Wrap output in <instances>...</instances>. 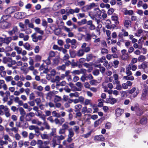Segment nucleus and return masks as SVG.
<instances>
[{
	"instance_id": "dca6fc26",
	"label": "nucleus",
	"mask_w": 148,
	"mask_h": 148,
	"mask_svg": "<svg viewBox=\"0 0 148 148\" xmlns=\"http://www.w3.org/2000/svg\"><path fill=\"white\" fill-rule=\"evenodd\" d=\"M127 67L129 68L130 70L131 69L133 71H135L137 69V66L136 65L131 63Z\"/></svg>"
},
{
	"instance_id": "c85d7f7f",
	"label": "nucleus",
	"mask_w": 148,
	"mask_h": 148,
	"mask_svg": "<svg viewBox=\"0 0 148 148\" xmlns=\"http://www.w3.org/2000/svg\"><path fill=\"white\" fill-rule=\"evenodd\" d=\"M123 78L126 80H134V78L132 76H124L123 77Z\"/></svg>"
},
{
	"instance_id": "8fccbe9b",
	"label": "nucleus",
	"mask_w": 148,
	"mask_h": 148,
	"mask_svg": "<svg viewBox=\"0 0 148 148\" xmlns=\"http://www.w3.org/2000/svg\"><path fill=\"white\" fill-rule=\"evenodd\" d=\"M5 79L7 82L12 81L13 79V78L11 76H6L5 77Z\"/></svg>"
},
{
	"instance_id": "3c124183",
	"label": "nucleus",
	"mask_w": 148,
	"mask_h": 148,
	"mask_svg": "<svg viewBox=\"0 0 148 148\" xmlns=\"http://www.w3.org/2000/svg\"><path fill=\"white\" fill-rule=\"evenodd\" d=\"M82 112L83 114H85L86 112L87 113V109L86 106L83 107L82 109Z\"/></svg>"
},
{
	"instance_id": "c03bdc74",
	"label": "nucleus",
	"mask_w": 148,
	"mask_h": 148,
	"mask_svg": "<svg viewBox=\"0 0 148 148\" xmlns=\"http://www.w3.org/2000/svg\"><path fill=\"white\" fill-rule=\"evenodd\" d=\"M94 13L96 14V15L99 16L100 15L101 13V10L99 8H96L94 10Z\"/></svg>"
},
{
	"instance_id": "473e14b6",
	"label": "nucleus",
	"mask_w": 148,
	"mask_h": 148,
	"mask_svg": "<svg viewBox=\"0 0 148 148\" xmlns=\"http://www.w3.org/2000/svg\"><path fill=\"white\" fill-rule=\"evenodd\" d=\"M52 114L54 116H55L58 118L61 117L60 113H57L55 111H53L52 112Z\"/></svg>"
},
{
	"instance_id": "58836bf2",
	"label": "nucleus",
	"mask_w": 148,
	"mask_h": 148,
	"mask_svg": "<svg viewBox=\"0 0 148 148\" xmlns=\"http://www.w3.org/2000/svg\"><path fill=\"white\" fill-rule=\"evenodd\" d=\"M79 95V93L77 92H75L74 93H70L69 94V96L71 97H77Z\"/></svg>"
},
{
	"instance_id": "09e8293b",
	"label": "nucleus",
	"mask_w": 148,
	"mask_h": 148,
	"mask_svg": "<svg viewBox=\"0 0 148 148\" xmlns=\"http://www.w3.org/2000/svg\"><path fill=\"white\" fill-rule=\"evenodd\" d=\"M87 20L85 19H84L81 21L80 22H78V24L80 25H82L85 24L86 23Z\"/></svg>"
},
{
	"instance_id": "6ab92c4d",
	"label": "nucleus",
	"mask_w": 148,
	"mask_h": 148,
	"mask_svg": "<svg viewBox=\"0 0 148 148\" xmlns=\"http://www.w3.org/2000/svg\"><path fill=\"white\" fill-rule=\"evenodd\" d=\"M85 4V2L84 1H77L75 3V4L76 6H81L84 5Z\"/></svg>"
},
{
	"instance_id": "b1692460",
	"label": "nucleus",
	"mask_w": 148,
	"mask_h": 148,
	"mask_svg": "<svg viewBox=\"0 0 148 148\" xmlns=\"http://www.w3.org/2000/svg\"><path fill=\"white\" fill-rule=\"evenodd\" d=\"M69 134L68 137H72L74 135V133L72 129L70 128L68 130Z\"/></svg>"
},
{
	"instance_id": "f8f14e48",
	"label": "nucleus",
	"mask_w": 148,
	"mask_h": 148,
	"mask_svg": "<svg viewBox=\"0 0 148 148\" xmlns=\"http://www.w3.org/2000/svg\"><path fill=\"white\" fill-rule=\"evenodd\" d=\"M113 77L114 80L113 81V84H120V81H119V76L117 74H115L113 75Z\"/></svg>"
},
{
	"instance_id": "69168bd1",
	"label": "nucleus",
	"mask_w": 148,
	"mask_h": 148,
	"mask_svg": "<svg viewBox=\"0 0 148 148\" xmlns=\"http://www.w3.org/2000/svg\"><path fill=\"white\" fill-rule=\"evenodd\" d=\"M114 12V9L112 8L109 9L108 11V14L109 15H111Z\"/></svg>"
},
{
	"instance_id": "864d4df0",
	"label": "nucleus",
	"mask_w": 148,
	"mask_h": 148,
	"mask_svg": "<svg viewBox=\"0 0 148 148\" xmlns=\"http://www.w3.org/2000/svg\"><path fill=\"white\" fill-rule=\"evenodd\" d=\"M138 59L136 58H132L131 60V64H134L138 62Z\"/></svg>"
},
{
	"instance_id": "a878e982",
	"label": "nucleus",
	"mask_w": 148,
	"mask_h": 148,
	"mask_svg": "<svg viewBox=\"0 0 148 148\" xmlns=\"http://www.w3.org/2000/svg\"><path fill=\"white\" fill-rule=\"evenodd\" d=\"M84 53L83 50L80 49L77 52L76 55L79 57L82 56L84 55Z\"/></svg>"
},
{
	"instance_id": "9d476101",
	"label": "nucleus",
	"mask_w": 148,
	"mask_h": 148,
	"mask_svg": "<svg viewBox=\"0 0 148 148\" xmlns=\"http://www.w3.org/2000/svg\"><path fill=\"white\" fill-rule=\"evenodd\" d=\"M3 88L4 90H6L7 89V86L5 84V82L3 80H0V89Z\"/></svg>"
},
{
	"instance_id": "bb28decb",
	"label": "nucleus",
	"mask_w": 148,
	"mask_h": 148,
	"mask_svg": "<svg viewBox=\"0 0 148 148\" xmlns=\"http://www.w3.org/2000/svg\"><path fill=\"white\" fill-rule=\"evenodd\" d=\"M105 101L101 99H100L98 100V102H99L98 106L99 107H101L103 106V103Z\"/></svg>"
},
{
	"instance_id": "1a4fd4ad",
	"label": "nucleus",
	"mask_w": 148,
	"mask_h": 148,
	"mask_svg": "<svg viewBox=\"0 0 148 148\" xmlns=\"http://www.w3.org/2000/svg\"><path fill=\"white\" fill-rule=\"evenodd\" d=\"M11 38L10 37L2 38L0 37V42H3V43H5L8 45L11 40Z\"/></svg>"
},
{
	"instance_id": "603ef678",
	"label": "nucleus",
	"mask_w": 148,
	"mask_h": 148,
	"mask_svg": "<svg viewBox=\"0 0 148 148\" xmlns=\"http://www.w3.org/2000/svg\"><path fill=\"white\" fill-rule=\"evenodd\" d=\"M41 59V56L39 55H37L35 57V60L37 62L40 61Z\"/></svg>"
},
{
	"instance_id": "79ce46f5",
	"label": "nucleus",
	"mask_w": 148,
	"mask_h": 148,
	"mask_svg": "<svg viewBox=\"0 0 148 148\" xmlns=\"http://www.w3.org/2000/svg\"><path fill=\"white\" fill-rule=\"evenodd\" d=\"M17 145V143L14 141L12 143V146L11 145H9L8 146L9 148H16Z\"/></svg>"
},
{
	"instance_id": "774afa93",
	"label": "nucleus",
	"mask_w": 148,
	"mask_h": 148,
	"mask_svg": "<svg viewBox=\"0 0 148 148\" xmlns=\"http://www.w3.org/2000/svg\"><path fill=\"white\" fill-rule=\"evenodd\" d=\"M23 85V83L21 81H18L17 83H16L17 86L19 87H21Z\"/></svg>"
},
{
	"instance_id": "0e129e2a",
	"label": "nucleus",
	"mask_w": 148,
	"mask_h": 148,
	"mask_svg": "<svg viewBox=\"0 0 148 148\" xmlns=\"http://www.w3.org/2000/svg\"><path fill=\"white\" fill-rule=\"evenodd\" d=\"M79 19H80L85 17V14L84 13H79L77 15Z\"/></svg>"
},
{
	"instance_id": "7c9ffc66",
	"label": "nucleus",
	"mask_w": 148,
	"mask_h": 148,
	"mask_svg": "<svg viewBox=\"0 0 148 148\" xmlns=\"http://www.w3.org/2000/svg\"><path fill=\"white\" fill-rule=\"evenodd\" d=\"M133 13V11L132 10H126L124 12V14L125 15H131Z\"/></svg>"
},
{
	"instance_id": "5fc2aeb1",
	"label": "nucleus",
	"mask_w": 148,
	"mask_h": 148,
	"mask_svg": "<svg viewBox=\"0 0 148 148\" xmlns=\"http://www.w3.org/2000/svg\"><path fill=\"white\" fill-rule=\"evenodd\" d=\"M65 130L62 128L59 130L58 133L60 134H65Z\"/></svg>"
},
{
	"instance_id": "13d9d810",
	"label": "nucleus",
	"mask_w": 148,
	"mask_h": 148,
	"mask_svg": "<svg viewBox=\"0 0 148 148\" xmlns=\"http://www.w3.org/2000/svg\"><path fill=\"white\" fill-rule=\"evenodd\" d=\"M47 23L46 21L44 19H43L42 21V25L43 26L45 27H46L47 26Z\"/></svg>"
},
{
	"instance_id": "f257e3e1",
	"label": "nucleus",
	"mask_w": 148,
	"mask_h": 148,
	"mask_svg": "<svg viewBox=\"0 0 148 148\" xmlns=\"http://www.w3.org/2000/svg\"><path fill=\"white\" fill-rule=\"evenodd\" d=\"M10 110L6 106L3 105L0 106V115H2L5 114V116L8 117L10 115Z\"/></svg>"
},
{
	"instance_id": "680f3d73",
	"label": "nucleus",
	"mask_w": 148,
	"mask_h": 148,
	"mask_svg": "<svg viewBox=\"0 0 148 148\" xmlns=\"http://www.w3.org/2000/svg\"><path fill=\"white\" fill-rule=\"evenodd\" d=\"M99 67L100 68V71L102 73H103L105 70V69L103 67H101V65H99Z\"/></svg>"
},
{
	"instance_id": "5701e85b",
	"label": "nucleus",
	"mask_w": 148,
	"mask_h": 148,
	"mask_svg": "<svg viewBox=\"0 0 148 148\" xmlns=\"http://www.w3.org/2000/svg\"><path fill=\"white\" fill-rule=\"evenodd\" d=\"M147 64L146 63H143L141 64L138 66V68L139 69H143L144 71L147 66Z\"/></svg>"
},
{
	"instance_id": "cd10ccee",
	"label": "nucleus",
	"mask_w": 148,
	"mask_h": 148,
	"mask_svg": "<svg viewBox=\"0 0 148 148\" xmlns=\"http://www.w3.org/2000/svg\"><path fill=\"white\" fill-rule=\"evenodd\" d=\"M18 109L21 115L25 116V115L26 112L23 108L20 107Z\"/></svg>"
},
{
	"instance_id": "9b49d317",
	"label": "nucleus",
	"mask_w": 148,
	"mask_h": 148,
	"mask_svg": "<svg viewBox=\"0 0 148 148\" xmlns=\"http://www.w3.org/2000/svg\"><path fill=\"white\" fill-rule=\"evenodd\" d=\"M15 16L17 18H22L25 16V13L23 12H18L16 13Z\"/></svg>"
},
{
	"instance_id": "de8ad7c7",
	"label": "nucleus",
	"mask_w": 148,
	"mask_h": 148,
	"mask_svg": "<svg viewBox=\"0 0 148 148\" xmlns=\"http://www.w3.org/2000/svg\"><path fill=\"white\" fill-rule=\"evenodd\" d=\"M61 100V98L60 97L56 95L55 97L54 102H57L60 101Z\"/></svg>"
},
{
	"instance_id": "e433bc0d",
	"label": "nucleus",
	"mask_w": 148,
	"mask_h": 148,
	"mask_svg": "<svg viewBox=\"0 0 148 148\" xmlns=\"http://www.w3.org/2000/svg\"><path fill=\"white\" fill-rule=\"evenodd\" d=\"M12 60L9 58L4 57L3 58V62L4 63H6L8 62H10L12 61Z\"/></svg>"
},
{
	"instance_id": "393cba45",
	"label": "nucleus",
	"mask_w": 148,
	"mask_h": 148,
	"mask_svg": "<svg viewBox=\"0 0 148 148\" xmlns=\"http://www.w3.org/2000/svg\"><path fill=\"white\" fill-rule=\"evenodd\" d=\"M146 58L145 56L143 55H140L138 58V60L139 62H143L144 61Z\"/></svg>"
},
{
	"instance_id": "e2e57ef3",
	"label": "nucleus",
	"mask_w": 148,
	"mask_h": 148,
	"mask_svg": "<svg viewBox=\"0 0 148 148\" xmlns=\"http://www.w3.org/2000/svg\"><path fill=\"white\" fill-rule=\"evenodd\" d=\"M40 47L38 46H36L34 49V50L35 52L36 53H38L39 52V50H40Z\"/></svg>"
},
{
	"instance_id": "412c9836",
	"label": "nucleus",
	"mask_w": 148,
	"mask_h": 148,
	"mask_svg": "<svg viewBox=\"0 0 148 148\" xmlns=\"http://www.w3.org/2000/svg\"><path fill=\"white\" fill-rule=\"evenodd\" d=\"M32 123L33 124H36L38 125L41 124L42 122L39 121L38 119H34L32 120Z\"/></svg>"
},
{
	"instance_id": "39448f33",
	"label": "nucleus",
	"mask_w": 148,
	"mask_h": 148,
	"mask_svg": "<svg viewBox=\"0 0 148 148\" xmlns=\"http://www.w3.org/2000/svg\"><path fill=\"white\" fill-rule=\"evenodd\" d=\"M126 50L125 49L122 50L121 51L122 53L121 59L123 60H127L129 59V56L128 54L126 53Z\"/></svg>"
},
{
	"instance_id": "6e6552de",
	"label": "nucleus",
	"mask_w": 148,
	"mask_h": 148,
	"mask_svg": "<svg viewBox=\"0 0 148 148\" xmlns=\"http://www.w3.org/2000/svg\"><path fill=\"white\" fill-rule=\"evenodd\" d=\"M64 1L62 0L59 1L55 3L54 6V8L56 10L58 9L61 7L62 5L64 4Z\"/></svg>"
},
{
	"instance_id": "2f4dec72",
	"label": "nucleus",
	"mask_w": 148,
	"mask_h": 148,
	"mask_svg": "<svg viewBox=\"0 0 148 148\" xmlns=\"http://www.w3.org/2000/svg\"><path fill=\"white\" fill-rule=\"evenodd\" d=\"M126 73L127 76H131L132 75V72L130 71V69L127 66L126 67Z\"/></svg>"
},
{
	"instance_id": "49530a36",
	"label": "nucleus",
	"mask_w": 148,
	"mask_h": 148,
	"mask_svg": "<svg viewBox=\"0 0 148 148\" xmlns=\"http://www.w3.org/2000/svg\"><path fill=\"white\" fill-rule=\"evenodd\" d=\"M65 65H63L61 66H58L57 69L58 70H62L64 71L65 69Z\"/></svg>"
},
{
	"instance_id": "4c0bfd02",
	"label": "nucleus",
	"mask_w": 148,
	"mask_h": 148,
	"mask_svg": "<svg viewBox=\"0 0 148 148\" xmlns=\"http://www.w3.org/2000/svg\"><path fill=\"white\" fill-rule=\"evenodd\" d=\"M34 30L40 34H43V31L40 30V29L38 27H36L34 28Z\"/></svg>"
},
{
	"instance_id": "7ed1b4c3",
	"label": "nucleus",
	"mask_w": 148,
	"mask_h": 148,
	"mask_svg": "<svg viewBox=\"0 0 148 148\" xmlns=\"http://www.w3.org/2000/svg\"><path fill=\"white\" fill-rule=\"evenodd\" d=\"M20 10V8L17 6H12L9 7L7 9L5 12V14H10L11 13Z\"/></svg>"
},
{
	"instance_id": "c9c22d12",
	"label": "nucleus",
	"mask_w": 148,
	"mask_h": 148,
	"mask_svg": "<svg viewBox=\"0 0 148 148\" xmlns=\"http://www.w3.org/2000/svg\"><path fill=\"white\" fill-rule=\"evenodd\" d=\"M36 35V33H34L32 34L31 36L32 38L33 41L35 42H36L38 41V38Z\"/></svg>"
},
{
	"instance_id": "338daca9",
	"label": "nucleus",
	"mask_w": 148,
	"mask_h": 148,
	"mask_svg": "<svg viewBox=\"0 0 148 148\" xmlns=\"http://www.w3.org/2000/svg\"><path fill=\"white\" fill-rule=\"evenodd\" d=\"M108 62L107 61H106L103 64V65L107 69H109L110 68V67L108 64Z\"/></svg>"
},
{
	"instance_id": "0eeeda50",
	"label": "nucleus",
	"mask_w": 148,
	"mask_h": 148,
	"mask_svg": "<svg viewBox=\"0 0 148 148\" xmlns=\"http://www.w3.org/2000/svg\"><path fill=\"white\" fill-rule=\"evenodd\" d=\"M10 23L6 21H1L0 22V27L3 29H5L9 27Z\"/></svg>"
},
{
	"instance_id": "a211bd4d",
	"label": "nucleus",
	"mask_w": 148,
	"mask_h": 148,
	"mask_svg": "<svg viewBox=\"0 0 148 148\" xmlns=\"http://www.w3.org/2000/svg\"><path fill=\"white\" fill-rule=\"evenodd\" d=\"M76 86H77L79 88H75V90L77 91H80L82 90V83L80 82H77L75 84Z\"/></svg>"
},
{
	"instance_id": "a19ab883",
	"label": "nucleus",
	"mask_w": 148,
	"mask_h": 148,
	"mask_svg": "<svg viewBox=\"0 0 148 148\" xmlns=\"http://www.w3.org/2000/svg\"><path fill=\"white\" fill-rule=\"evenodd\" d=\"M10 17V16L9 15H3L2 17L1 21H6V20L8 19Z\"/></svg>"
},
{
	"instance_id": "aec40b11",
	"label": "nucleus",
	"mask_w": 148,
	"mask_h": 148,
	"mask_svg": "<svg viewBox=\"0 0 148 148\" xmlns=\"http://www.w3.org/2000/svg\"><path fill=\"white\" fill-rule=\"evenodd\" d=\"M124 26L128 28L131 25V21L129 20H125L124 23Z\"/></svg>"
},
{
	"instance_id": "4be33fe9",
	"label": "nucleus",
	"mask_w": 148,
	"mask_h": 148,
	"mask_svg": "<svg viewBox=\"0 0 148 148\" xmlns=\"http://www.w3.org/2000/svg\"><path fill=\"white\" fill-rule=\"evenodd\" d=\"M37 144L38 145V148H44V145H43V143L41 140H38Z\"/></svg>"
},
{
	"instance_id": "f3484780",
	"label": "nucleus",
	"mask_w": 148,
	"mask_h": 148,
	"mask_svg": "<svg viewBox=\"0 0 148 148\" xmlns=\"http://www.w3.org/2000/svg\"><path fill=\"white\" fill-rule=\"evenodd\" d=\"M82 108V105L80 104H78L75 105L74 106L75 111V112L77 111H80Z\"/></svg>"
},
{
	"instance_id": "423d86ee",
	"label": "nucleus",
	"mask_w": 148,
	"mask_h": 148,
	"mask_svg": "<svg viewBox=\"0 0 148 148\" xmlns=\"http://www.w3.org/2000/svg\"><path fill=\"white\" fill-rule=\"evenodd\" d=\"M139 92V90L138 88L134 87L129 91V93L131 94L134 93L132 95L134 97H135L137 95Z\"/></svg>"
},
{
	"instance_id": "052dcab7",
	"label": "nucleus",
	"mask_w": 148,
	"mask_h": 148,
	"mask_svg": "<svg viewBox=\"0 0 148 148\" xmlns=\"http://www.w3.org/2000/svg\"><path fill=\"white\" fill-rule=\"evenodd\" d=\"M90 83L91 85H94L97 84L98 83V82L96 80L93 79L90 81Z\"/></svg>"
},
{
	"instance_id": "72a5a7b5",
	"label": "nucleus",
	"mask_w": 148,
	"mask_h": 148,
	"mask_svg": "<svg viewBox=\"0 0 148 148\" xmlns=\"http://www.w3.org/2000/svg\"><path fill=\"white\" fill-rule=\"evenodd\" d=\"M14 49L16 51L18 54H20L22 51V49L16 46L14 47Z\"/></svg>"
},
{
	"instance_id": "4468645a",
	"label": "nucleus",
	"mask_w": 148,
	"mask_h": 148,
	"mask_svg": "<svg viewBox=\"0 0 148 148\" xmlns=\"http://www.w3.org/2000/svg\"><path fill=\"white\" fill-rule=\"evenodd\" d=\"M124 112L123 110L118 108L115 110V114L117 116H119Z\"/></svg>"
},
{
	"instance_id": "37998d69",
	"label": "nucleus",
	"mask_w": 148,
	"mask_h": 148,
	"mask_svg": "<svg viewBox=\"0 0 148 148\" xmlns=\"http://www.w3.org/2000/svg\"><path fill=\"white\" fill-rule=\"evenodd\" d=\"M136 111L138 115H141L143 113L142 109L140 108H137Z\"/></svg>"
},
{
	"instance_id": "4d7b16f0",
	"label": "nucleus",
	"mask_w": 148,
	"mask_h": 148,
	"mask_svg": "<svg viewBox=\"0 0 148 148\" xmlns=\"http://www.w3.org/2000/svg\"><path fill=\"white\" fill-rule=\"evenodd\" d=\"M102 88L104 89V92H106L107 90L108 89V88L107 87V84H105V83L102 84Z\"/></svg>"
},
{
	"instance_id": "ea45409f",
	"label": "nucleus",
	"mask_w": 148,
	"mask_h": 148,
	"mask_svg": "<svg viewBox=\"0 0 148 148\" xmlns=\"http://www.w3.org/2000/svg\"><path fill=\"white\" fill-rule=\"evenodd\" d=\"M52 132L50 133V135L51 136H56V128H53L51 129Z\"/></svg>"
},
{
	"instance_id": "f704fd0d",
	"label": "nucleus",
	"mask_w": 148,
	"mask_h": 148,
	"mask_svg": "<svg viewBox=\"0 0 148 148\" xmlns=\"http://www.w3.org/2000/svg\"><path fill=\"white\" fill-rule=\"evenodd\" d=\"M112 20L115 22V23L116 24H118L119 23V22L118 21V17L116 16H114L112 17Z\"/></svg>"
},
{
	"instance_id": "a18cd8bd",
	"label": "nucleus",
	"mask_w": 148,
	"mask_h": 148,
	"mask_svg": "<svg viewBox=\"0 0 148 148\" xmlns=\"http://www.w3.org/2000/svg\"><path fill=\"white\" fill-rule=\"evenodd\" d=\"M29 129L30 130H37L38 129V127L37 126L35 125H30L29 127Z\"/></svg>"
},
{
	"instance_id": "bf43d9fd",
	"label": "nucleus",
	"mask_w": 148,
	"mask_h": 148,
	"mask_svg": "<svg viewBox=\"0 0 148 148\" xmlns=\"http://www.w3.org/2000/svg\"><path fill=\"white\" fill-rule=\"evenodd\" d=\"M41 136L42 139H48L49 138L47 134H41Z\"/></svg>"
},
{
	"instance_id": "2eb2a0df",
	"label": "nucleus",
	"mask_w": 148,
	"mask_h": 148,
	"mask_svg": "<svg viewBox=\"0 0 148 148\" xmlns=\"http://www.w3.org/2000/svg\"><path fill=\"white\" fill-rule=\"evenodd\" d=\"M94 139L96 141H103L104 140V138L103 135H101L95 136Z\"/></svg>"
},
{
	"instance_id": "c756f323",
	"label": "nucleus",
	"mask_w": 148,
	"mask_h": 148,
	"mask_svg": "<svg viewBox=\"0 0 148 148\" xmlns=\"http://www.w3.org/2000/svg\"><path fill=\"white\" fill-rule=\"evenodd\" d=\"M140 122L142 124H145L147 122V119L146 117H143L140 119Z\"/></svg>"
},
{
	"instance_id": "6e6d98bb",
	"label": "nucleus",
	"mask_w": 148,
	"mask_h": 148,
	"mask_svg": "<svg viewBox=\"0 0 148 148\" xmlns=\"http://www.w3.org/2000/svg\"><path fill=\"white\" fill-rule=\"evenodd\" d=\"M133 46L134 47L135 49H141L142 48V46L139 47L138 44L137 43H135L134 44Z\"/></svg>"
},
{
	"instance_id": "ddd939ff",
	"label": "nucleus",
	"mask_w": 148,
	"mask_h": 148,
	"mask_svg": "<svg viewBox=\"0 0 148 148\" xmlns=\"http://www.w3.org/2000/svg\"><path fill=\"white\" fill-rule=\"evenodd\" d=\"M19 37L20 38H23L24 41H27L29 38V36L27 35H25L23 33H20L19 34Z\"/></svg>"
},
{
	"instance_id": "f03ea898",
	"label": "nucleus",
	"mask_w": 148,
	"mask_h": 148,
	"mask_svg": "<svg viewBox=\"0 0 148 148\" xmlns=\"http://www.w3.org/2000/svg\"><path fill=\"white\" fill-rule=\"evenodd\" d=\"M65 136L61 135L60 136H56L53 139V144L54 147L58 145L60 143V140H62L64 139Z\"/></svg>"
},
{
	"instance_id": "20e7f679",
	"label": "nucleus",
	"mask_w": 148,
	"mask_h": 148,
	"mask_svg": "<svg viewBox=\"0 0 148 148\" xmlns=\"http://www.w3.org/2000/svg\"><path fill=\"white\" fill-rule=\"evenodd\" d=\"M96 6V5L95 4L92 3L89 5L84 6L82 8V10L83 11L87 12Z\"/></svg>"
}]
</instances>
